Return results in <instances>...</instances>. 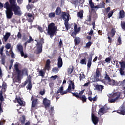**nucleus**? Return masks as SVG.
<instances>
[{
    "mask_svg": "<svg viewBox=\"0 0 125 125\" xmlns=\"http://www.w3.org/2000/svg\"><path fill=\"white\" fill-rule=\"evenodd\" d=\"M9 1L11 3V7L8 2H6L3 6L4 8H6V9L5 12L7 18L11 19L12 17V16L13 15L12 10L14 11L15 15H21V14H22V12H21L20 7L17 6L16 0H9Z\"/></svg>",
    "mask_w": 125,
    "mask_h": 125,
    "instance_id": "obj_1",
    "label": "nucleus"
},
{
    "mask_svg": "<svg viewBox=\"0 0 125 125\" xmlns=\"http://www.w3.org/2000/svg\"><path fill=\"white\" fill-rule=\"evenodd\" d=\"M113 65H115L116 68H118V71L120 73L121 76L125 75V62L124 61L119 62L118 61H114L112 62Z\"/></svg>",
    "mask_w": 125,
    "mask_h": 125,
    "instance_id": "obj_2",
    "label": "nucleus"
},
{
    "mask_svg": "<svg viewBox=\"0 0 125 125\" xmlns=\"http://www.w3.org/2000/svg\"><path fill=\"white\" fill-rule=\"evenodd\" d=\"M18 66H19V63L16 62L15 64L14 67L15 68V70L18 73V76L17 77L13 79L14 82H16V83H20V75H27V70L24 69L23 70L20 71L18 69Z\"/></svg>",
    "mask_w": 125,
    "mask_h": 125,
    "instance_id": "obj_3",
    "label": "nucleus"
},
{
    "mask_svg": "<svg viewBox=\"0 0 125 125\" xmlns=\"http://www.w3.org/2000/svg\"><path fill=\"white\" fill-rule=\"evenodd\" d=\"M57 31V27L55 26V24H54V23H51L48 25L47 34L49 36H50V38H52L54 35H56Z\"/></svg>",
    "mask_w": 125,
    "mask_h": 125,
    "instance_id": "obj_4",
    "label": "nucleus"
},
{
    "mask_svg": "<svg viewBox=\"0 0 125 125\" xmlns=\"http://www.w3.org/2000/svg\"><path fill=\"white\" fill-rule=\"evenodd\" d=\"M109 97H112L113 99H109L108 102L109 103H115L116 101L120 98V96H121V93L120 92H117V93H112L111 94H108Z\"/></svg>",
    "mask_w": 125,
    "mask_h": 125,
    "instance_id": "obj_5",
    "label": "nucleus"
},
{
    "mask_svg": "<svg viewBox=\"0 0 125 125\" xmlns=\"http://www.w3.org/2000/svg\"><path fill=\"white\" fill-rule=\"evenodd\" d=\"M17 48L19 51H20L22 57H23V56L24 58H27V57H28V55H27V54H24V52L23 51V46H22V44L18 43L17 45Z\"/></svg>",
    "mask_w": 125,
    "mask_h": 125,
    "instance_id": "obj_6",
    "label": "nucleus"
},
{
    "mask_svg": "<svg viewBox=\"0 0 125 125\" xmlns=\"http://www.w3.org/2000/svg\"><path fill=\"white\" fill-rule=\"evenodd\" d=\"M43 104L45 107V109H46V110H49V108L50 107V100L45 98L43 100Z\"/></svg>",
    "mask_w": 125,
    "mask_h": 125,
    "instance_id": "obj_7",
    "label": "nucleus"
},
{
    "mask_svg": "<svg viewBox=\"0 0 125 125\" xmlns=\"http://www.w3.org/2000/svg\"><path fill=\"white\" fill-rule=\"evenodd\" d=\"M116 34V29L115 28H112L111 29V31L110 32H108L107 33V39H108V42H112V38H111L110 37H113L114 36H115Z\"/></svg>",
    "mask_w": 125,
    "mask_h": 125,
    "instance_id": "obj_8",
    "label": "nucleus"
},
{
    "mask_svg": "<svg viewBox=\"0 0 125 125\" xmlns=\"http://www.w3.org/2000/svg\"><path fill=\"white\" fill-rule=\"evenodd\" d=\"M62 17L63 19L64 23H68V22H69V18L70 17V15H69V14L63 12L62 13Z\"/></svg>",
    "mask_w": 125,
    "mask_h": 125,
    "instance_id": "obj_9",
    "label": "nucleus"
},
{
    "mask_svg": "<svg viewBox=\"0 0 125 125\" xmlns=\"http://www.w3.org/2000/svg\"><path fill=\"white\" fill-rule=\"evenodd\" d=\"M74 29V32L71 34V36L72 37H76V36H77V34H78V33H79L80 31H81V27L78 28V25L75 24Z\"/></svg>",
    "mask_w": 125,
    "mask_h": 125,
    "instance_id": "obj_10",
    "label": "nucleus"
},
{
    "mask_svg": "<svg viewBox=\"0 0 125 125\" xmlns=\"http://www.w3.org/2000/svg\"><path fill=\"white\" fill-rule=\"evenodd\" d=\"M67 92H68L67 90L64 91V87L63 86L60 87L57 91V93H60L61 95L66 94Z\"/></svg>",
    "mask_w": 125,
    "mask_h": 125,
    "instance_id": "obj_11",
    "label": "nucleus"
},
{
    "mask_svg": "<svg viewBox=\"0 0 125 125\" xmlns=\"http://www.w3.org/2000/svg\"><path fill=\"white\" fill-rule=\"evenodd\" d=\"M42 42H37V44L36 45L37 47L36 53H41V52L42 51Z\"/></svg>",
    "mask_w": 125,
    "mask_h": 125,
    "instance_id": "obj_12",
    "label": "nucleus"
},
{
    "mask_svg": "<svg viewBox=\"0 0 125 125\" xmlns=\"http://www.w3.org/2000/svg\"><path fill=\"white\" fill-rule=\"evenodd\" d=\"M92 121L95 125H97V124H98V118L94 116L93 113H92Z\"/></svg>",
    "mask_w": 125,
    "mask_h": 125,
    "instance_id": "obj_13",
    "label": "nucleus"
},
{
    "mask_svg": "<svg viewBox=\"0 0 125 125\" xmlns=\"http://www.w3.org/2000/svg\"><path fill=\"white\" fill-rule=\"evenodd\" d=\"M117 113L120 114L121 115H125V105H123L121 107H120L119 110L117 111Z\"/></svg>",
    "mask_w": 125,
    "mask_h": 125,
    "instance_id": "obj_14",
    "label": "nucleus"
},
{
    "mask_svg": "<svg viewBox=\"0 0 125 125\" xmlns=\"http://www.w3.org/2000/svg\"><path fill=\"white\" fill-rule=\"evenodd\" d=\"M58 68H61L62 66L63 65V61H62V58L61 57H59L58 59Z\"/></svg>",
    "mask_w": 125,
    "mask_h": 125,
    "instance_id": "obj_15",
    "label": "nucleus"
},
{
    "mask_svg": "<svg viewBox=\"0 0 125 125\" xmlns=\"http://www.w3.org/2000/svg\"><path fill=\"white\" fill-rule=\"evenodd\" d=\"M75 89V85L74 84V83L72 81H70L69 83L68 89L66 90H67V92L69 91V90H71V89Z\"/></svg>",
    "mask_w": 125,
    "mask_h": 125,
    "instance_id": "obj_16",
    "label": "nucleus"
},
{
    "mask_svg": "<svg viewBox=\"0 0 125 125\" xmlns=\"http://www.w3.org/2000/svg\"><path fill=\"white\" fill-rule=\"evenodd\" d=\"M4 48V47L3 46H1L0 48V54L1 55V58L2 61L4 60V58H5V55L3 54L2 52H3V49Z\"/></svg>",
    "mask_w": 125,
    "mask_h": 125,
    "instance_id": "obj_17",
    "label": "nucleus"
},
{
    "mask_svg": "<svg viewBox=\"0 0 125 125\" xmlns=\"http://www.w3.org/2000/svg\"><path fill=\"white\" fill-rule=\"evenodd\" d=\"M25 85H26V84H27V83H28V84L27 85V88H28V89H32V83H31V80L30 79H28V80H26L25 82Z\"/></svg>",
    "mask_w": 125,
    "mask_h": 125,
    "instance_id": "obj_18",
    "label": "nucleus"
},
{
    "mask_svg": "<svg viewBox=\"0 0 125 125\" xmlns=\"http://www.w3.org/2000/svg\"><path fill=\"white\" fill-rule=\"evenodd\" d=\"M16 99L17 100L18 103H19L21 106H24V105H25V102L22 101L21 98H17V97Z\"/></svg>",
    "mask_w": 125,
    "mask_h": 125,
    "instance_id": "obj_19",
    "label": "nucleus"
},
{
    "mask_svg": "<svg viewBox=\"0 0 125 125\" xmlns=\"http://www.w3.org/2000/svg\"><path fill=\"white\" fill-rule=\"evenodd\" d=\"M27 19L28 22H32L33 20H34V16H33V15L31 14L28 13L27 14Z\"/></svg>",
    "mask_w": 125,
    "mask_h": 125,
    "instance_id": "obj_20",
    "label": "nucleus"
},
{
    "mask_svg": "<svg viewBox=\"0 0 125 125\" xmlns=\"http://www.w3.org/2000/svg\"><path fill=\"white\" fill-rule=\"evenodd\" d=\"M96 89L97 90H98L99 91H100V92H102V90L103 88H104V86L102 85H96Z\"/></svg>",
    "mask_w": 125,
    "mask_h": 125,
    "instance_id": "obj_21",
    "label": "nucleus"
},
{
    "mask_svg": "<svg viewBox=\"0 0 125 125\" xmlns=\"http://www.w3.org/2000/svg\"><path fill=\"white\" fill-rule=\"evenodd\" d=\"M31 100L32 101V108H35L37 107V105H38L37 100L35 99L34 100H33V97H32L31 98Z\"/></svg>",
    "mask_w": 125,
    "mask_h": 125,
    "instance_id": "obj_22",
    "label": "nucleus"
},
{
    "mask_svg": "<svg viewBox=\"0 0 125 125\" xmlns=\"http://www.w3.org/2000/svg\"><path fill=\"white\" fill-rule=\"evenodd\" d=\"M50 67V60H47L46 61V65L45 66V69L46 70H49Z\"/></svg>",
    "mask_w": 125,
    "mask_h": 125,
    "instance_id": "obj_23",
    "label": "nucleus"
},
{
    "mask_svg": "<svg viewBox=\"0 0 125 125\" xmlns=\"http://www.w3.org/2000/svg\"><path fill=\"white\" fill-rule=\"evenodd\" d=\"M106 113V110H105V108L104 107L101 108L98 112L99 115H103V114H105Z\"/></svg>",
    "mask_w": 125,
    "mask_h": 125,
    "instance_id": "obj_24",
    "label": "nucleus"
},
{
    "mask_svg": "<svg viewBox=\"0 0 125 125\" xmlns=\"http://www.w3.org/2000/svg\"><path fill=\"white\" fill-rule=\"evenodd\" d=\"M107 82L108 83V84H109L110 85H116V81H115L114 80H111V79H110Z\"/></svg>",
    "mask_w": 125,
    "mask_h": 125,
    "instance_id": "obj_25",
    "label": "nucleus"
},
{
    "mask_svg": "<svg viewBox=\"0 0 125 125\" xmlns=\"http://www.w3.org/2000/svg\"><path fill=\"white\" fill-rule=\"evenodd\" d=\"M119 18H124L125 17V11L123 10H121L119 12Z\"/></svg>",
    "mask_w": 125,
    "mask_h": 125,
    "instance_id": "obj_26",
    "label": "nucleus"
},
{
    "mask_svg": "<svg viewBox=\"0 0 125 125\" xmlns=\"http://www.w3.org/2000/svg\"><path fill=\"white\" fill-rule=\"evenodd\" d=\"M100 71L97 70L96 73V78L97 79L96 81L98 82L99 81V77H100Z\"/></svg>",
    "mask_w": 125,
    "mask_h": 125,
    "instance_id": "obj_27",
    "label": "nucleus"
},
{
    "mask_svg": "<svg viewBox=\"0 0 125 125\" xmlns=\"http://www.w3.org/2000/svg\"><path fill=\"white\" fill-rule=\"evenodd\" d=\"M9 37H10V33H6L5 35L3 37V39L5 42H6L7 40H8V38H9Z\"/></svg>",
    "mask_w": 125,
    "mask_h": 125,
    "instance_id": "obj_28",
    "label": "nucleus"
},
{
    "mask_svg": "<svg viewBox=\"0 0 125 125\" xmlns=\"http://www.w3.org/2000/svg\"><path fill=\"white\" fill-rule=\"evenodd\" d=\"M74 70V68L73 66H71L69 68H68L67 72L69 74V75H71L72 73H73V71Z\"/></svg>",
    "mask_w": 125,
    "mask_h": 125,
    "instance_id": "obj_29",
    "label": "nucleus"
},
{
    "mask_svg": "<svg viewBox=\"0 0 125 125\" xmlns=\"http://www.w3.org/2000/svg\"><path fill=\"white\" fill-rule=\"evenodd\" d=\"M61 14V9L60 7H58L56 10V15H60Z\"/></svg>",
    "mask_w": 125,
    "mask_h": 125,
    "instance_id": "obj_30",
    "label": "nucleus"
},
{
    "mask_svg": "<svg viewBox=\"0 0 125 125\" xmlns=\"http://www.w3.org/2000/svg\"><path fill=\"white\" fill-rule=\"evenodd\" d=\"M80 38L79 37H75V40H74V42L75 44H79L80 43Z\"/></svg>",
    "mask_w": 125,
    "mask_h": 125,
    "instance_id": "obj_31",
    "label": "nucleus"
},
{
    "mask_svg": "<svg viewBox=\"0 0 125 125\" xmlns=\"http://www.w3.org/2000/svg\"><path fill=\"white\" fill-rule=\"evenodd\" d=\"M80 63L82 65H86V60L85 59H83L80 61Z\"/></svg>",
    "mask_w": 125,
    "mask_h": 125,
    "instance_id": "obj_32",
    "label": "nucleus"
},
{
    "mask_svg": "<svg viewBox=\"0 0 125 125\" xmlns=\"http://www.w3.org/2000/svg\"><path fill=\"white\" fill-rule=\"evenodd\" d=\"M104 78L105 80H107V81L110 80V77L108 75V73H107L106 71L104 72Z\"/></svg>",
    "mask_w": 125,
    "mask_h": 125,
    "instance_id": "obj_33",
    "label": "nucleus"
},
{
    "mask_svg": "<svg viewBox=\"0 0 125 125\" xmlns=\"http://www.w3.org/2000/svg\"><path fill=\"white\" fill-rule=\"evenodd\" d=\"M0 101H4V98H3V96H2V91H0Z\"/></svg>",
    "mask_w": 125,
    "mask_h": 125,
    "instance_id": "obj_34",
    "label": "nucleus"
},
{
    "mask_svg": "<svg viewBox=\"0 0 125 125\" xmlns=\"http://www.w3.org/2000/svg\"><path fill=\"white\" fill-rule=\"evenodd\" d=\"M48 16L50 18H54V17H55V13L54 12L50 13Z\"/></svg>",
    "mask_w": 125,
    "mask_h": 125,
    "instance_id": "obj_35",
    "label": "nucleus"
},
{
    "mask_svg": "<svg viewBox=\"0 0 125 125\" xmlns=\"http://www.w3.org/2000/svg\"><path fill=\"white\" fill-rule=\"evenodd\" d=\"M80 98H81L83 102H85V101H86V97L84 95L82 96V97H80Z\"/></svg>",
    "mask_w": 125,
    "mask_h": 125,
    "instance_id": "obj_36",
    "label": "nucleus"
},
{
    "mask_svg": "<svg viewBox=\"0 0 125 125\" xmlns=\"http://www.w3.org/2000/svg\"><path fill=\"white\" fill-rule=\"evenodd\" d=\"M83 11H81L78 12V17H80V18H83Z\"/></svg>",
    "mask_w": 125,
    "mask_h": 125,
    "instance_id": "obj_37",
    "label": "nucleus"
},
{
    "mask_svg": "<svg viewBox=\"0 0 125 125\" xmlns=\"http://www.w3.org/2000/svg\"><path fill=\"white\" fill-rule=\"evenodd\" d=\"M91 59H89L88 61V63H87V67L88 68H90V66H91Z\"/></svg>",
    "mask_w": 125,
    "mask_h": 125,
    "instance_id": "obj_38",
    "label": "nucleus"
},
{
    "mask_svg": "<svg viewBox=\"0 0 125 125\" xmlns=\"http://www.w3.org/2000/svg\"><path fill=\"white\" fill-rule=\"evenodd\" d=\"M115 85H123V81H116L115 83Z\"/></svg>",
    "mask_w": 125,
    "mask_h": 125,
    "instance_id": "obj_39",
    "label": "nucleus"
},
{
    "mask_svg": "<svg viewBox=\"0 0 125 125\" xmlns=\"http://www.w3.org/2000/svg\"><path fill=\"white\" fill-rule=\"evenodd\" d=\"M39 76H41V77L44 76V72L42 70H40L39 71Z\"/></svg>",
    "mask_w": 125,
    "mask_h": 125,
    "instance_id": "obj_40",
    "label": "nucleus"
},
{
    "mask_svg": "<svg viewBox=\"0 0 125 125\" xmlns=\"http://www.w3.org/2000/svg\"><path fill=\"white\" fill-rule=\"evenodd\" d=\"M10 47H11V44H10V43H8L6 44L5 48H6V49H9Z\"/></svg>",
    "mask_w": 125,
    "mask_h": 125,
    "instance_id": "obj_41",
    "label": "nucleus"
},
{
    "mask_svg": "<svg viewBox=\"0 0 125 125\" xmlns=\"http://www.w3.org/2000/svg\"><path fill=\"white\" fill-rule=\"evenodd\" d=\"M113 14H114V12L112 11H110L108 14V18L112 17V16H113Z\"/></svg>",
    "mask_w": 125,
    "mask_h": 125,
    "instance_id": "obj_42",
    "label": "nucleus"
},
{
    "mask_svg": "<svg viewBox=\"0 0 125 125\" xmlns=\"http://www.w3.org/2000/svg\"><path fill=\"white\" fill-rule=\"evenodd\" d=\"M59 71V70L58 69V68H57V67H55L53 69V71L54 72V73H58Z\"/></svg>",
    "mask_w": 125,
    "mask_h": 125,
    "instance_id": "obj_43",
    "label": "nucleus"
},
{
    "mask_svg": "<svg viewBox=\"0 0 125 125\" xmlns=\"http://www.w3.org/2000/svg\"><path fill=\"white\" fill-rule=\"evenodd\" d=\"M73 96H75L77 98H80V95H79V93H73Z\"/></svg>",
    "mask_w": 125,
    "mask_h": 125,
    "instance_id": "obj_44",
    "label": "nucleus"
},
{
    "mask_svg": "<svg viewBox=\"0 0 125 125\" xmlns=\"http://www.w3.org/2000/svg\"><path fill=\"white\" fill-rule=\"evenodd\" d=\"M92 43L91 42H88L86 44V47H89V46H90V45H91V44Z\"/></svg>",
    "mask_w": 125,
    "mask_h": 125,
    "instance_id": "obj_45",
    "label": "nucleus"
},
{
    "mask_svg": "<svg viewBox=\"0 0 125 125\" xmlns=\"http://www.w3.org/2000/svg\"><path fill=\"white\" fill-rule=\"evenodd\" d=\"M88 99L90 101H95V98H91V97H89L88 98Z\"/></svg>",
    "mask_w": 125,
    "mask_h": 125,
    "instance_id": "obj_46",
    "label": "nucleus"
},
{
    "mask_svg": "<svg viewBox=\"0 0 125 125\" xmlns=\"http://www.w3.org/2000/svg\"><path fill=\"white\" fill-rule=\"evenodd\" d=\"M118 44H122V39H121V37H119L118 39Z\"/></svg>",
    "mask_w": 125,
    "mask_h": 125,
    "instance_id": "obj_47",
    "label": "nucleus"
},
{
    "mask_svg": "<svg viewBox=\"0 0 125 125\" xmlns=\"http://www.w3.org/2000/svg\"><path fill=\"white\" fill-rule=\"evenodd\" d=\"M84 92V90H83L78 93V94L79 95V97H81V96H82V95H83Z\"/></svg>",
    "mask_w": 125,
    "mask_h": 125,
    "instance_id": "obj_48",
    "label": "nucleus"
},
{
    "mask_svg": "<svg viewBox=\"0 0 125 125\" xmlns=\"http://www.w3.org/2000/svg\"><path fill=\"white\" fill-rule=\"evenodd\" d=\"M66 30L69 29V25L68 24V22H64Z\"/></svg>",
    "mask_w": 125,
    "mask_h": 125,
    "instance_id": "obj_49",
    "label": "nucleus"
},
{
    "mask_svg": "<svg viewBox=\"0 0 125 125\" xmlns=\"http://www.w3.org/2000/svg\"><path fill=\"white\" fill-rule=\"evenodd\" d=\"M33 42V38L32 37H29V40L27 41L28 43H30V42Z\"/></svg>",
    "mask_w": 125,
    "mask_h": 125,
    "instance_id": "obj_50",
    "label": "nucleus"
},
{
    "mask_svg": "<svg viewBox=\"0 0 125 125\" xmlns=\"http://www.w3.org/2000/svg\"><path fill=\"white\" fill-rule=\"evenodd\" d=\"M44 93H45V91H44V90H41V91L40 92V94L41 95H43L44 94Z\"/></svg>",
    "mask_w": 125,
    "mask_h": 125,
    "instance_id": "obj_51",
    "label": "nucleus"
},
{
    "mask_svg": "<svg viewBox=\"0 0 125 125\" xmlns=\"http://www.w3.org/2000/svg\"><path fill=\"white\" fill-rule=\"evenodd\" d=\"M105 62L108 63V62H110L111 61V59L110 58H106L105 60Z\"/></svg>",
    "mask_w": 125,
    "mask_h": 125,
    "instance_id": "obj_52",
    "label": "nucleus"
},
{
    "mask_svg": "<svg viewBox=\"0 0 125 125\" xmlns=\"http://www.w3.org/2000/svg\"><path fill=\"white\" fill-rule=\"evenodd\" d=\"M38 29L41 33H42V32H43V30L42 27H41V26H38Z\"/></svg>",
    "mask_w": 125,
    "mask_h": 125,
    "instance_id": "obj_53",
    "label": "nucleus"
},
{
    "mask_svg": "<svg viewBox=\"0 0 125 125\" xmlns=\"http://www.w3.org/2000/svg\"><path fill=\"white\" fill-rule=\"evenodd\" d=\"M17 37H18V39H21V37H22V35H21V33H20V32H19L18 33Z\"/></svg>",
    "mask_w": 125,
    "mask_h": 125,
    "instance_id": "obj_54",
    "label": "nucleus"
},
{
    "mask_svg": "<svg viewBox=\"0 0 125 125\" xmlns=\"http://www.w3.org/2000/svg\"><path fill=\"white\" fill-rule=\"evenodd\" d=\"M82 79H84V75H83V73L80 74V80Z\"/></svg>",
    "mask_w": 125,
    "mask_h": 125,
    "instance_id": "obj_55",
    "label": "nucleus"
},
{
    "mask_svg": "<svg viewBox=\"0 0 125 125\" xmlns=\"http://www.w3.org/2000/svg\"><path fill=\"white\" fill-rule=\"evenodd\" d=\"M91 8H94V7H95V6H94V3H91L89 4Z\"/></svg>",
    "mask_w": 125,
    "mask_h": 125,
    "instance_id": "obj_56",
    "label": "nucleus"
},
{
    "mask_svg": "<svg viewBox=\"0 0 125 125\" xmlns=\"http://www.w3.org/2000/svg\"><path fill=\"white\" fill-rule=\"evenodd\" d=\"M3 112V110H2V108H1V103H0V114L1 113H2Z\"/></svg>",
    "mask_w": 125,
    "mask_h": 125,
    "instance_id": "obj_57",
    "label": "nucleus"
},
{
    "mask_svg": "<svg viewBox=\"0 0 125 125\" xmlns=\"http://www.w3.org/2000/svg\"><path fill=\"white\" fill-rule=\"evenodd\" d=\"M103 8V5L102 6H100L99 5L95 6L94 8Z\"/></svg>",
    "mask_w": 125,
    "mask_h": 125,
    "instance_id": "obj_58",
    "label": "nucleus"
},
{
    "mask_svg": "<svg viewBox=\"0 0 125 125\" xmlns=\"http://www.w3.org/2000/svg\"><path fill=\"white\" fill-rule=\"evenodd\" d=\"M111 9V8L110 7H108L106 9V12H107V13H108V12H109V11H110V10Z\"/></svg>",
    "mask_w": 125,
    "mask_h": 125,
    "instance_id": "obj_59",
    "label": "nucleus"
},
{
    "mask_svg": "<svg viewBox=\"0 0 125 125\" xmlns=\"http://www.w3.org/2000/svg\"><path fill=\"white\" fill-rule=\"evenodd\" d=\"M2 77V71H1V68L0 67V78Z\"/></svg>",
    "mask_w": 125,
    "mask_h": 125,
    "instance_id": "obj_60",
    "label": "nucleus"
},
{
    "mask_svg": "<svg viewBox=\"0 0 125 125\" xmlns=\"http://www.w3.org/2000/svg\"><path fill=\"white\" fill-rule=\"evenodd\" d=\"M93 34V30L91 29L90 32L89 33V35H90L91 36H92Z\"/></svg>",
    "mask_w": 125,
    "mask_h": 125,
    "instance_id": "obj_61",
    "label": "nucleus"
},
{
    "mask_svg": "<svg viewBox=\"0 0 125 125\" xmlns=\"http://www.w3.org/2000/svg\"><path fill=\"white\" fill-rule=\"evenodd\" d=\"M57 77H58L57 75H55L54 76L51 77V78L54 80H56V79H57Z\"/></svg>",
    "mask_w": 125,
    "mask_h": 125,
    "instance_id": "obj_62",
    "label": "nucleus"
},
{
    "mask_svg": "<svg viewBox=\"0 0 125 125\" xmlns=\"http://www.w3.org/2000/svg\"><path fill=\"white\" fill-rule=\"evenodd\" d=\"M27 7L28 9H32V6L30 5H28Z\"/></svg>",
    "mask_w": 125,
    "mask_h": 125,
    "instance_id": "obj_63",
    "label": "nucleus"
},
{
    "mask_svg": "<svg viewBox=\"0 0 125 125\" xmlns=\"http://www.w3.org/2000/svg\"><path fill=\"white\" fill-rule=\"evenodd\" d=\"M18 3H22V2L23 1V0H17Z\"/></svg>",
    "mask_w": 125,
    "mask_h": 125,
    "instance_id": "obj_64",
    "label": "nucleus"
}]
</instances>
